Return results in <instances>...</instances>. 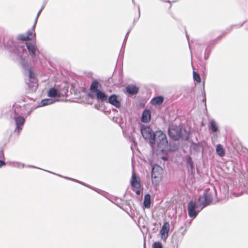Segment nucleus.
Wrapping results in <instances>:
<instances>
[{"instance_id": "32", "label": "nucleus", "mask_w": 248, "mask_h": 248, "mask_svg": "<svg viewBox=\"0 0 248 248\" xmlns=\"http://www.w3.org/2000/svg\"><path fill=\"white\" fill-rule=\"evenodd\" d=\"M153 248H163V246L161 242H155L153 244Z\"/></svg>"}, {"instance_id": "34", "label": "nucleus", "mask_w": 248, "mask_h": 248, "mask_svg": "<svg viewBox=\"0 0 248 248\" xmlns=\"http://www.w3.org/2000/svg\"><path fill=\"white\" fill-rule=\"evenodd\" d=\"M210 50H208V48H206L205 51V54L204 56V59L206 60L208 58L210 55Z\"/></svg>"}, {"instance_id": "29", "label": "nucleus", "mask_w": 248, "mask_h": 248, "mask_svg": "<svg viewBox=\"0 0 248 248\" xmlns=\"http://www.w3.org/2000/svg\"><path fill=\"white\" fill-rule=\"evenodd\" d=\"M193 79L195 81H197L198 83H200L201 82V77L200 76V75L198 73H197L195 71H193Z\"/></svg>"}, {"instance_id": "48", "label": "nucleus", "mask_w": 248, "mask_h": 248, "mask_svg": "<svg viewBox=\"0 0 248 248\" xmlns=\"http://www.w3.org/2000/svg\"><path fill=\"white\" fill-rule=\"evenodd\" d=\"M186 38H187V39L188 41L189 42V37H188V35L186 33ZM188 43L189 44V42H188ZM189 46H190L189 45Z\"/></svg>"}, {"instance_id": "14", "label": "nucleus", "mask_w": 248, "mask_h": 248, "mask_svg": "<svg viewBox=\"0 0 248 248\" xmlns=\"http://www.w3.org/2000/svg\"><path fill=\"white\" fill-rule=\"evenodd\" d=\"M170 230V224L168 222H165L160 230V233L161 238L165 241L168 237V233Z\"/></svg>"}, {"instance_id": "3", "label": "nucleus", "mask_w": 248, "mask_h": 248, "mask_svg": "<svg viewBox=\"0 0 248 248\" xmlns=\"http://www.w3.org/2000/svg\"><path fill=\"white\" fill-rule=\"evenodd\" d=\"M216 196L217 192L215 188H206L203 194L199 196L198 200L199 206H201V210L209 205Z\"/></svg>"}, {"instance_id": "7", "label": "nucleus", "mask_w": 248, "mask_h": 248, "mask_svg": "<svg viewBox=\"0 0 248 248\" xmlns=\"http://www.w3.org/2000/svg\"><path fill=\"white\" fill-rule=\"evenodd\" d=\"M155 143L156 142L158 147L164 146L168 144V140L166 135L160 130L155 131Z\"/></svg>"}, {"instance_id": "5", "label": "nucleus", "mask_w": 248, "mask_h": 248, "mask_svg": "<svg viewBox=\"0 0 248 248\" xmlns=\"http://www.w3.org/2000/svg\"><path fill=\"white\" fill-rule=\"evenodd\" d=\"M163 173L162 168L158 165H154L152 168V183L153 185H159Z\"/></svg>"}, {"instance_id": "25", "label": "nucleus", "mask_w": 248, "mask_h": 248, "mask_svg": "<svg viewBox=\"0 0 248 248\" xmlns=\"http://www.w3.org/2000/svg\"><path fill=\"white\" fill-rule=\"evenodd\" d=\"M209 128L214 133L217 132L218 130V126L214 120H212L210 121Z\"/></svg>"}, {"instance_id": "41", "label": "nucleus", "mask_w": 248, "mask_h": 248, "mask_svg": "<svg viewBox=\"0 0 248 248\" xmlns=\"http://www.w3.org/2000/svg\"><path fill=\"white\" fill-rule=\"evenodd\" d=\"M130 31H131V29H129V30H128V31H127V33L126 34V35H125V38H125V39H127L128 35L129 33H130Z\"/></svg>"}, {"instance_id": "20", "label": "nucleus", "mask_w": 248, "mask_h": 248, "mask_svg": "<svg viewBox=\"0 0 248 248\" xmlns=\"http://www.w3.org/2000/svg\"><path fill=\"white\" fill-rule=\"evenodd\" d=\"M164 100V97L161 95L157 96L153 98L150 102L153 105H160Z\"/></svg>"}, {"instance_id": "38", "label": "nucleus", "mask_w": 248, "mask_h": 248, "mask_svg": "<svg viewBox=\"0 0 248 248\" xmlns=\"http://www.w3.org/2000/svg\"><path fill=\"white\" fill-rule=\"evenodd\" d=\"M0 159H5V157L3 150H0Z\"/></svg>"}, {"instance_id": "27", "label": "nucleus", "mask_w": 248, "mask_h": 248, "mask_svg": "<svg viewBox=\"0 0 248 248\" xmlns=\"http://www.w3.org/2000/svg\"><path fill=\"white\" fill-rule=\"evenodd\" d=\"M9 165L13 167H16L18 168H23L25 167V164L19 162H10L9 163Z\"/></svg>"}, {"instance_id": "2", "label": "nucleus", "mask_w": 248, "mask_h": 248, "mask_svg": "<svg viewBox=\"0 0 248 248\" xmlns=\"http://www.w3.org/2000/svg\"><path fill=\"white\" fill-rule=\"evenodd\" d=\"M168 133L170 138L174 141H178L180 139L187 140L189 138L186 129H184L183 131L181 127L174 124L169 125Z\"/></svg>"}, {"instance_id": "36", "label": "nucleus", "mask_w": 248, "mask_h": 248, "mask_svg": "<svg viewBox=\"0 0 248 248\" xmlns=\"http://www.w3.org/2000/svg\"><path fill=\"white\" fill-rule=\"evenodd\" d=\"M246 21H243L242 23H241L238 24H233L232 25H234V27L240 28L243 26L244 23L246 22Z\"/></svg>"}, {"instance_id": "55", "label": "nucleus", "mask_w": 248, "mask_h": 248, "mask_svg": "<svg viewBox=\"0 0 248 248\" xmlns=\"http://www.w3.org/2000/svg\"><path fill=\"white\" fill-rule=\"evenodd\" d=\"M58 176L62 177L61 175L57 174Z\"/></svg>"}, {"instance_id": "15", "label": "nucleus", "mask_w": 248, "mask_h": 248, "mask_svg": "<svg viewBox=\"0 0 248 248\" xmlns=\"http://www.w3.org/2000/svg\"><path fill=\"white\" fill-rule=\"evenodd\" d=\"M151 119V112L149 109H145L141 115V121L144 123H149Z\"/></svg>"}, {"instance_id": "49", "label": "nucleus", "mask_w": 248, "mask_h": 248, "mask_svg": "<svg viewBox=\"0 0 248 248\" xmlns=\"http://www.w3.org/2000/svg\"><path fill=\"white\" fill-rule=\"evenodd\" d=\"M162 159L164 160H167V157L166 156H163L162 157Z\"/></svg>"}, {"instance_id": "23", "label": "nucleus", "mask_w": 248, "mask_h": 248, "mask_svg": "<svg viewBox=\"0 0 248 248\" xmlns=\"http://www.w3.org/2000/svg\"><path fill=\"white\" fill-rule=\"evenodd\" d=\"M191 147L196 153L200 152L201 150H202V153H203V146L201 142L194 143L192 142Z\"/></svg>"}, {"instance_id": "47", "label": "nucleus", "mask_w": 248, "mask_h": 248, "mask_svg": "<svg viewBox=\"0 0 248 248\" xmlns=\"http://www.w3.org/2000/svg\"><path fill=\"white\" fill-rule=\"evenodd\" d=\"M45 3H44L43 5L42 6V7H41L40 9H42V10H43V9L44 8V7H45Z\"/></svg>"}, {"instance_id": "39", "label": "nucleus", "mask_w": 248, "mask_h": 248, "mask_svg": "<svg viewBox=\"0 0 248 248\" xmlns=\"http://www.w3.org/2000/svg\"><path fill=\"white\" fill-rule=\"evenodd\" d=\"M3 159H0V168L2 167V166L5 165V162L4 161Z\"/></svg>"}, {"instance_id": "33", "label": "nucleus", "mask_w": 248, "mask_h": 248, "mask_svg": "<svg viewBox=\"0 0 248 248\" xmlns=\"http://www.w3.org/2000/svg\"><path fill=\"white\" fill-rule=\"evenodd\" d=\"M42 11V9H40V10L38 11V12L37 13V16H36V18H35V21H34V24H33V25L32 26V30H34L35 27L36 23L37 22L38 18L39 17V15L41 13Z\"/></svg>"}, {"instance_id": "1", "label": "nucleus", "mask_w": 248, "mask_h": 248, "mask_svg": "<svg viewBox=\"0 0 248 248\" xmlns=\"http://www.w3.org/2000/svg\"><path fill=\"white\" fill-rule=\"evenodd\" d=\"M3 46L5 50L16 57H21L23 52L26 50L24 45H20L13 37L6 39L3 38Z\"/></svg>"}, {"instance_id": "22", "label": "nucleus", "mask_w": 248, "mask_h": 248, "mask_svg": "<svg viewBox=\"0 0 248 248\" xmlns=\"http://www.w3.org/2000/svg\"><path fill=\"white\" fill-rule=\"evenodd\" d=\"M100 85L99 82L97 80H94L91 83L90 87V93H93L100 89H98Z\"/></svg>"}, {"instance_id": "26", "label": "nucleus", "mask_w": 248, "mask_h": 248, "mask_svg": "<svg viewBox=\"0 0 248 248\" xmlns=\"http://www.w3.org/2000/svg\"><path fill=\"white\" fill-rule=\"evenodd\" d=\"M216 152L220 157H223L225 154V150L222 145L219 144H217L216 146Z\"/></svg>"}, {"instance_id": "45", "label": "nucleus", "mask_w": 248, "mask_h": 248, "mask_svg": "<svg viewBox=\"0 0 248 248\" xmlns=\"http://www.w3.org/2000/svg\"><path fill=\"white\" fill-rule=\"evenodd\" d=\"M126 40H127V39H125V38H124V42H123V45H122V47H123V46H124V43H126Z\"/></svg>"}, {"instance_id": "9", "label": "nucleus", "mask_w": 248, "mask_h": 248, "mask_svg": "<svg viewBox=\"0 0 248 248\" xmlns=\"http://www.w3.org/2000/svg\"><path fill=\"white\" fill-rule=\"evenodd\" d=\"M197 204L192 200L190 201L187 205L188 215L191 218H195L200 210H196Z\"/></svg>"}, {"instance_id": "31", "label": "nucleus", "mask_w": 248, "mask_h": 248, "mask_svg": "<svg viewBox=\"0 0 248 248\" xmlns=\"http://www.w3.org/2000/svg\"><path fill=\"white\" fill-rule=\"evenodd\" d=\"M234 27V25H231L230 27H229L228 28H227V29H225V30L223 31V32H222V35H225V34H227L228 33H229V32H231V31L232 30V29H233V27Z\"/></svg>"}, {"instance_id": "12", "label": "nucleus", "mask_w": 248, "mask_h": 248, "mask_svg": "<svg viewBox=\"0 0 248 248\" xmlns=\"http://www.w3.org/2000/svg\"><path fill=\"white\" fill-rule=\"evenodd\" d=\"M14 118L16 124L15 131H16L17 134L19 135L23 129V125L25 122V119L22 116H17Z\"/></svg>"}, {"instance_id": "8", "label": "nucleus", "mask_w": 248, "mask_h": 248, "mask_svg": "<svg viewBox=\"0 0 248 248\" xmlns=\"http://www.w3.org/2000/svg\"><path fill=\"white\" fill-rule=\"evenodd\" d=\"M88 96L92 99L95 98L98 102L106 103L108 95L103 90H99L93 93H88Z\"/></svg>"}, {"instance_id": "50", "label": "nucleus", "mask_w": 248, "mask_h": 248, "mask_svg": "<svg viewBox=\"0 0 248 248\" xmlns=\"http://www.w3.org/2000/svg\"><path fill=\"white\" fill-rule=\"evenodd\" d=\"M31 110H30L29 112H28L27 115H29L30 114V113H31Z\"/></svg>"}, {"instance_id": "19", "label": "nucleus", "mask_w": 248, "mask_h": 248, "mask_svg": "<svg viewBox=\"0 0 248 248\" xmlns=\"http://www.w3.org/2000/svg\"><path fill=\"white\" fill-rule=\"evenodd\" d=\"M186 162L187 166L190 167L189 171H190L191 174H194L195 173L194 164L192 158L189 155L186 156Z\"/></svg>"}, {"instance_id": "13", "label": "nucleus", "mask_w": 248, "mask_h": 248, "mask_svg": "<svg viewBox=\"0 0 248 248\" xmlns=\"http://www.w3.org/2000/svg\"><path fill=\"white\" fill-rule=\"evenodd\" d=\"M25 74H27L28 77H29V82H26L28 84V86L30 88H31V86H32V87H33L34 86L36 87V80L35 78L34 73L32 70V69H30L29 71L27 72Z\"/></svg>"}, {"instance_id": "52", "label": "nucleus", "mask_w": 248, "mask_h": 248, "mask_svg": "<svg viewBox=\"0 0 248 248\" xmlns=\"http://www.w3.org/2000/svg\"><path fill=\"white\" fill-rule=\"evenodd\" d=\"M162 0L163 1H165V2H167L170 3V1L169 0H168V1H165V0Z\"/></svg>"}, {"instance_id": "11", "label": "nucleus", "mask_w": 248, "mask_h": 248, "mask_svg": "<svg viewBox=\"0 0 248 248\" xmlns=\"http://www.w3.org/2000/svg\"><path fill=\"white\" fill-rule=\"evenodd\" d=\"M106 103H109L116 108H120L121 106V102L118 99V96L116 94H112L109 96H108Z\"/></svg>"}, {"instance_id": "21", "label": "nucleus", "mask_w": 248, "mask_h": 248, "mask_svg": "<svg viewBox=\"0 0 248 248\" xmlns=\"http://www.w3.org/2000/svg\"><path fill=\"white\" fill-rule=\"evenodd\" d=\"M139 90V88L135 85H128L126 87V92L132 95L137 94Z\"/></svg>"}, {"instance_id": "43", "label": "nucleus", "mask_w": 248, "mask_h": 248, "mask_svg": "<svg viewBox=\"0 0 248 248\" xmlns=\"http://www.w3.org/2000/svg\"><path fill=\"white\" fill-rule=\"evenodd\" d=\"M94 108H95L96 109H97L98 110L99 109V106L97 104H95L94 105Z\"/></svg>"}, {"instance_id": "17", "label": "nucleus", "mask_w": 248, "mask_h": 248, "mask_svg": "<svg viewBox=\"0 0 248 248\" xmlns=\"http://www.w3.org/2000/svg\"><path fill=\"white\" fill-rule=\"evenodd\" d=\"M47 95L50 97L60 98L61 96V93L57 89L52 87L48 90Z\"/></svg>"}, {"instance_id": "16", "label": "nucleus", "mask_w": 248, "mask_h": 248, "mask_svg": "<svg viewBox=\"0 0 248 248\" xmlns=\"http://www.w3.org/2000/svg\"><path fill=\"white\" fill-rule=\"evenodd\" d=\"M23 55H24V52L22 53L21 57H17L19 58L20 60V63L21 64V66L22 68H23L24 70V74H26L27 72L29 71L30 69H31V68L30 67V64L28 62H26L24 59H23Z\"/></svg>"}, {"instance_id": "24", "label": "nucleus", "mask_w": 248, "mask_h": 248, "mask_svg": "<svg viewBox=\"0 0 248 248\" xmlns=\"http://www.w3.org/2000/svg\"><path fill=\"white\" fill-rule=\"evenodd\" d=\"M151 196L149 194L145 195L143 201V205L145 208H149L151 206Z\"/></svg>"}, {"instance_id": "30", "label": "nucleus", "mask_w": 248, "mask_h": 248, "mask_svg": "<svg viewBox=\"0 0 248 248\" xmlns=\"http://www.w3.org/2000/svg\"><path fill=\"white\" fill-rule=\"evenodd\" d=\"M80 184L85 186H87L90 188H91L93 190L96 191L98 193H100V191H101V190L98 189V188H96L95 187H92L91 186H90L88 184H86V183L83 182H81V183H80Z\"/></svg>"}, {"instance_id": "40", "label": "nucleus", "mask_w": 248, "mask_h": 248, "mask_svg": "<svg viewBox=\"0 0 248 248\" xmlns=\"http://www.w3.org/2000/svg\"><path fill=\"white\" fill-rule=\"evenodd\" d=\"M64 178L66 179H68V180H72L74 182H78V180L77 179H73V178H69V177H63Z\"/></svg>"}, {"instance_id": "54", "label": "nucleus", "mask_w": 248, "mask_h": 248, "mask_svg": "<svg viewBox=\"0 0 248 248\" xmlns=\"http://www.w3.org/2000/svg\"><path fill=\"white\" fill-rule=\"evenodd\" d=\"M46 171H47V172H48L52 173H53V174H55V173H52V172H51V171H50L46 170Z\"/></svg>"}, {"instance_id": "42", "label": "nucleus", "mask_w": 248, "mask_h": 248, "mask_svg": "<svg viewBox=\"0 0 248 248\" xmlns=\"http://www.w3.org/2000/svg\"><path fill=\"white\" fill-rule=\"evenodd\" d=\"M202 95L203 96V101H205L206 97H205V93L204 91L203 92V93H202Z\"/></svg>"}, {"instance_id": "37", "label": "nucleus", "mask_w": 248, "mask_h": 248, "mask_svg": "<svg viewBox=\"0 0 248 248\" xmlns=\"http://www.w3.org/2000/svg\"><path fill=\"white\" fill-rule=\"evenodd\" d=\"M32 31L31 30H28L26 33V36H28V37H30V36H31L32 35Z\"/></svg>"}, {"instance_id": "28", "label": "nucleus", "mask_w": 248, "mask_h": 248, "mask_svg": "<svg viewBox=\"0 0 248 248\" xmlns=\"http://www.w3.org/2000/svg\"><path fill=\"white\" fill-rule=\"evenodd\" d=\"M16 39L21 41H30L31 40V38L26 36L25 34H19L17 35Z\"/></svg>"}, {"instance_id": "46", "label": "nucleus", "mask_w": 248, "mask_h": 248, "mask_svg": "<svg viewBox=\"0 0 248 248\" xmlns=\"http://www.w3.org/2000/svg\"><path fill=\"white\" fill-rule=\"evenodd\" d=\"M222 35H219L217 37L216 40H217V39H220L222 38Z\"/></svg>"}, {"instance_id": "18", "label": "nucleus", "mask_w": 248, "mask_h": 248, "mask_svg": "<svg viewBox=\"0 0 248 248\" xmlns=\"http://www.w3.org/2000/svg\"><path fill=\"white\" fill-rule=\"evenodd\" d=\"M59 99H52V98H46L42 99L41 101L40 104L38 107H44L47 105H51L56 101H58Z\"/></svg>"}, {"instance_id": "10", "label": "nucleus", "mask_w": 248, "mask_h": 248, "mask_svg": "<svg viewBox=\"0 0 248 248\" xmlns=\"http://www.w3.org/2000/svg\"><path fill=\"white\" fill-rule=\"evenodd\" d=\"M130 183L133 191L139 195L140 192V183L139 178L133 173Z\"/></svg>"}, {"instance_id": "44", "label": "nucleus", "mask_w": 248, "mask_h": 248, "mask_svg": "<svg viewBox=\"0 0 248 248\" xmlns=\"http://www.w3.org/2000/svg\"><path fill=\"white\" fill-rule=\"evenodd\" d=\"M27 167H29V168H38V169H39L38 168H37V167H35L34 166L31 165H28L27 166Z\"/></svg>"}, {"instance_id": "51", "label": "nucleus", "mask_w": 248, "mask_h": 248, "mask_svg": "<svg viewBox=\"0 0 248 248\" xmlns=\"http://www.w3.org/2000/svg\"><path fill=\"white\" fill-rule=\"evenodd\" d=\"M1 42H2V39H1V38L0 37V46L1 45Z\"/></svg>"}, {"instance_id": "6", "label": "nucleus", "mask_w": 248, "mask_h": 248, "mask_svg": "<svg viewBox=\"0 0 248 248\" xmlns=\"http://www.w3.org/2000/svg\"><path fill=\"white\" fill-rule=\"evenodd\" d=\"M25 44L29 52V55L30 56L32 62H35L38 61L39 60V51L35 43L26 42Z\"/></svg>"}, {"instance_id": "53", "label": "nucleus", "mask_w": 248, "mask_h": 248, "mask_svg": "<svg viewBox=\"0 0 248 248\" xmlns=\"http://www.w3.org/2000/svg\"><path fill=\"white\" fill-rule=\"evenodd\" d=\"M77 183H78L80 184V183H81V181H79V180H78V182H77Z\"/></svg>"}, {"instance_id": "4", "label": "nucleus", "mask_w": 248, "mask_h": 248, "mask_svg": "<svg viewBox=\"0 0 248 248\" xmlns=\"http://www.w3.org/2000/svg\"><path fill=\"white\" fill-rule=\"evenodd\" d=\"M140 132L143 138L147 141L151 147L155 146V134L150 126L141 125Z\"/></svg>"}, {"instance_id": "35", "label": "nucleus", "mask_w": 248, "mask_h": 248, "mask_svg": "<svg viewBox=\"0 0 248 248\" xmlns=\"http://www.w3.org/2000/svg\"><path fill=\"white\" fill-rule=\"evenodd\" d=\"M140 15V6L138 5V16L137 18H134L133 22L134 23H136L139 20Z\"/></svg>"}]
</instances>
